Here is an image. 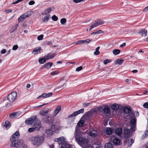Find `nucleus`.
Returning a JSON list of instances; mask_svg holds the SVG:
<instances>
[{"instance_id": "f257e3e1", "label": "nucleus", "mask_w": 148, "mask_h": 148, "mask_svg": "<svg viewBox=\"0 0 148 148\" xmlns=\"http://www.w3.org/2000/svg\"><path fill=\"white\" fill-rule=\"evenodd\" d=\"M19 136V133L18 131L15 132L12 134L10 138L11 147H17L22 145L23 141L21 140H18Z\"/></svg>"}, {"instance_id": "f03ea898", "label": "nucleus", "mask_w": 148, "mask_h": 148, "mask_svg": "<svg viewBox=\"0 0 148 148\" xmlns=\"http://www.w3.org/2000/svg\"><path fill=\"white\" fill-rule=\"evenodd\" d=\"M44 140V137L39 135L32 137L30 139L31 143L36 146H38L41 145Z\"/></svg>"}, {"instance_id": "7ed1b4c3", "label": "nucleus", "mask_w": 148, "mask_h": 148, "mask_svg": "<svg viewBox=\"0 0 148 148\" xmlns=\"http://www.w3.org/2000/svg\"><path fill=\"white\" fill-rule=\"evenodd\" d=\"M75 136L76 142L80 146H84L87 144L88 142V139L79 136V135H77V132Z\"/></svg>"}, {"instance_id": "20e7f679", "label": "nucleus", "mask_w": 148, "mask_h": 148, "mask_svg": "<svg viewBox=\"0 0 148 148\" xmlns=\"http://www.w3.org/2000/svg\"><path fill=\"white\" fill-rule=\"evenodd\" d=\"M17 95L16 92L13 91L8 95V99L11 102H13L16 99Z\"/></svg>"}, {"instance_id": "39448f33", "label": "nucleus", "mask_w": 148, "mask_h": 148, "mask_svg": "<svg viewBox=\"0 0 148 148\" xmlns=\"http://www.w3.org/2000/svg\"><path fill=\"white\" fill-rule=\"evenodd\" d=\"M34 125L35 127V130L37 131L39 130L41 127V123L39 119L36 117L35 119Z\"/></svg>"}, {"instance_id": "423d86ee", "label": "nucleus", "mask_w": 148, "mask_h": 148, "mask_svg": "<svg viewBox=\"0 0 148 148\" xmlns=\"http://www.w3.org/2000/svg\"><path fill=\"white\" fill-rule=\"evenodd\" d=\"M42 121L45 123L52 124L53 122V119L52 118H50L48 116L42 118Z\"/></svg>"}, {"instance_id": "0eeeda50", "label": "nucleus", "mask_w": 148, "mask_h": 148, "mask_svg": "<svg viewBox=\"0 0 148 148\" xmlns=\"http://www.w3.org/2000/svg\"><path fill=\"white\" fill-rule=\"evenodd\" d=\"M102 112L105 116L108 117L110 116V110L109 108L106 107H104L103 109Z\"/></svg>"}, {"instance_id": "6e6552de", "label": "nucleus", "mask_w": 148, "mask_h": 148, "mask_svg": "<svg viewBox=\"0 0 148 148\" xmlns=\"http://www.w3.org/2000/svg\"><path fill=\"white\" fill-rule=\"evenodd\" d=\"M53 95V93L51 92L48 93H44L41 95L39 96L38 97V99L43 98H46L51 97Z\"/></svg>"}, {"instance_id": "1a4fd4ad", "label": "nucleus", "mask_w": 148, "mask_h": 148, "mask_svg": "<svg viewBox=\"0 0 148 148\" xmlns=\"http://www.w3.org/2000/svg\"><path fill=\"white\" fill-rule=\"evenodd\" d=\"M130 123L132 126L130 129L133 131H135V128L136 125V120L135 118H132L130 121Z\"/></svg>"}, {"instance_id": "9d476101", "label": "nucleus", "mask_w": 148, "mask_h": 148, "mask_svg": "<svg viewBox=\"0 0 148 148\" xmlns=\"http://www.w3.org/2000/svg\"><path fill=\"white\" fill-rule=\"evenodd\" d=\"M104 22L100 19H99L94 21L93 23V25L95 27H97L99 25H102L104 24Z\"/></svg>"}, {"instance_id": "9b49d317", "label": "nucleus", "mask_w": 148, "mask_h": 148, "mask_svg": "<svg viewBox=\"0 0 148 148\" xmlns=\"http://www.w3.org/2000/svg\"><path fill=\"white\" fill-rule=\"evenodd\" d=\"M84 112V109H82L78 111L75 112L73 114H71L69 116V118H71L73 116H77V115L80 114Z\"/></svg>"}, {"instance_id": "f8f14e48", "label": "nucleus", "mask_w": 148, "mask_h": 148, "mask_svg": "<svg viewBox=\"0 0 148 148\" xmlns=\"http://www.w3.org/2000/svg\"><path fill=\"white\" fill-rule=\"evenodd\" d=\"M49 112V108L44 109L40 111V114L42 116H45Z\"/></svg>"}, {"instance_id": "ddd939ff", "label": "nucleus", "mask_w": 148, "mask_h": 148, "mask_svg": "<svg viewBox=\"0 0 148 148\" xmlns=\"http://www.w3.org/2000/svg\"><path fill=\"white\" fill-rule=\"evenodd\" d=\"M106 133L107 135H111L114 132V130L112 128L110 127H106L105 129Z\"/></svg>"}, {"instance_id": "4468645a", "label": "nucleus", "mask_w": 148, "mask_h": 148, "mask_svg": "<svg viewBox=\"0 0 148 148\" xmlns=\"http://www.w3.org/2000/svg\"><path fill=\"white\" fill-rule=\"evenodd\" d=\"M54 141L56 142H65V139L64 137L62 136L60 137L55 138L54 139Z\"/></svg>"}, {"instance_id": "2eb2a0df", "label": "nucleus", "mask_w": 148, "mask_h": 148, "mask_svg": "<svg viewBox=\"0 0 148 148\" xmlns=\"http://www.w3.org/2000/svg\"><path fill=\"white\" fill-rule=\"evenodd\" d=\"M35 119H34L31 118H28L26 120L25 123L28 125H32L34 123Z\"/></svg>"}, {"instance_id": "dca6fc26", "label": "nucleus", "mask_w": 148, "mask_h": 148, "mask_svg": "<svg viewBox=\"0 0 148 148\" xmlns=\"http://www.w3.org/2000/svg\"><path fill=\"white\" fill-rule=\"evenodd\" d=\"M114 144L115 145H120L121 141L118 138H114L113 141Z\"/></svg>"}, {"instance_id": "f3484780", "label": "nucleus", "mask_w": 148, "mask_h": 148, "mask_svg": "<svg viewBox=\"0 0 148 148\" xmlns=\"http://www.w3.org/2000/svg\"><path fill=\"white\" fill-rule=\"evenodd\" d=\"M131 108L129 106H125L123 112L125 113H128L130 112Z\"/></svg>"}, {"instance_id": "a211bd4d", "label": "nucleus", "mask_w": 148, "mask_h": 148, "mask_svg": "<svg viewBox=\"0 0 148 148\" xmlns=\"http://www.w3.org/2000/svg\"><path fill=\"white\" fill-rule=\"evenodd\" d=\"M122 133V130L121 128H117L115 130L116 134L119 136H121Z\"/></svg>"}, {"instance_id": "6ab92c4d", "label": "nucleus", "mask_w": 148, "mask_h": 148, "mask_svg": "<svg viewBox=\"0 0 148 148\" xmlns=\"http://www.w3.org/2000/svg\"><path fill=\"white\" fill-rule=\"evenodd\" d=\"M139 33L142 36H146L147 35V31L146 29H143L140 30Z\"/></svg>"}, {"instance_id": "aec40b11", "label": "nucleus", "mask_w": 148, "mask_h": 148, "mask_svg": "<svg viewBox=\"0 0 148 148\" xmlns=\"http://www.w3.org/2000/svg\"><path fill=\"white\" fill-rule=\"evenodd\" d=\"M55 56L53 53H49L45 56L46 60H48L53 58Z\"/></svg>"}, {"instance_id": "412c9836", "label": "nucleus", "mask_w": 148, "mask_h": 148, "mask_svg": "<svg viewBox=\"0 0 148 148\" xmlns=\"http://www.w3.org/2000/svg\"><path fill=\"white\" fill-rule=\"evenodd\" d=\"M61 109V106L59 105L58 107H57L54 111V116H56L60 112Z\"/></svg>"}, {"instance_id": "4be33fe9", "label": "nucleus", "mask_w": 148, "mask_h": 148, "mask_svg": "<svg viewBox=\"0 0 148 148\" xmlns=\"http://www.w3.org/2000/svg\"><path fill=\"white\" fill-rule=\"evenodd\" d=\"M41 49L40 47L36 48L33 50L32 53L34 54L40 53L41 52Z\"/></svg>"}, {"instance_id": "5701e85b", "label": "nucleus", "mask_w": 148, "mask_h": 148, "mask_svg": "<svg viewBox=\"0 0 148 148\" xmlns=\"http://www.w3.org/2000/svg\"><path fill=\"white\" fill-rule=\"evenodd\" d=\"M97 134V132L96 130H93L91 131L89 133L90 136L92 137H96Z\"/></svg>"}, {"instance_id": "b1692460", "label": "nucleus", "mask_w": 148, "mask_h": 148, "mask_svg": "<svg viewBox=\"0 0 148 148\" xmlns=\"http://www.w3.org/2000/svg\"><path fill=\"white\" fill-rule=\"evenodd\" d=\"M53 65V63L51 62H49L45 64L44 65V67L46 69H49Z\"/></svg>"}, {"instance_id": "393cba45", "label": "nucleus", "mask_w": 148, "mask_h": 148, "mask_svg": "<svg viewBox=\"0 0 148 148\" xmlns=\"http://www.w3.org/2000/svg\"><path fill=\"white\" fill-rule=\"evenodd\" d=\"M51 11V8H49L46 9L44 11L42 12V14L43 15H46L50 13Z\"/></svg>"}, {"instance_id": "a878e982", "label": "nucleus", "mask_w": 148, "mask_h": 148, "mask_svg": "<svg viewBox=\"0 0 148 148\" xmlns=\"http://www.w3.org/2000/svg\"><path fill=\"white\" fill-rule=\"evenodd\" d=\"M119 108V105L116 103L113 104L111 106V109L113 110H117Z\"/></svg>"}, {"instance_id": "bb28decb", "label": "nucleus", "mask_w": 148, "mask_h": 148, "mask_svg": "<svg viewBox=\"0 0 148 148\" xmlns=\"http://www.w3.org/2000/svg\"><path fill=\"white\" fill-rule=\"evenodd\" d=\"M4 126L7 129H8L10 127V123L9 121H6L4 124Z\"/></svg>"}, {"instance_id": "cd10ccee", "label": "nucleus", "mask_w": 148, "mask_h": 148, "mask_svg": "<svg viewBox=\"0 0 148 148\" xmlns=\"http://www.w3.org/2000/svg\"><path fill=\"white\" fill-rule=\"evenodd\" d=\"M85 122L83 120H80L77 123V126L79 127H81L84 125Z\"/></svg>"}, {"instance_id": "c85d7f7f", "label": "nucleus", "mask_w": 148, "mask_h": 148, "mask_svg": "<svg viewBox=\"0 0 148 148\" xmlns=\"http://www.w3.org/2000/svg\"><path fill=\"white\" fill-rule=\"evenodd\" d=\"M26 17L25 16L24 14L22 15H21L18 18V21L19 22H21L23 21L25 18Z\"/></svg>"}, {"instance_id": "c756f323", "label": "nucleus", "mask_w": 148, "mask_h": 148, "mask_svg": "<svg viewBox=\"0 0 148 148\" xmlns=\"http://www.w3.org/2000/svg\"><path fill=\"white\" fill-rule=\"evenodd\" d=\"M113 145L110 143H106L105 144V148H113Z\"/></svg>"}, {"instance_id": "7c9ffc66", "label": "nucleus", "mask_w": 148, "mask_h": 148, "mask_svg": "<svg viewBox=\"0 0 148 148\" xmlns=\"http://www.w3.org/2000/svg\"><path fill=\"white\" fill-rule=\"evenodd\" d=\"M46 133L47 134H49L50 135H52L54 133L53 131L51 130L50 129H46L45 130Z\"/></svg>"}, {"instance_id": "2f4dec72", "label": "nucleus", "mask_w": 148, "mask_h": 148, "mask_svg": "<svg viewBox=\"0 0 148 148\" xmlns=\"http://www.w3.org/2000/svg\"><path fill=\"white\" fill-rule=\"evenodd\" d=\"M120 50L119 49H114L113 51V53L115 55L119 54L120 53Z\"/></svg>"}, {"instance_id": "473e14b6", "label": "nucleus", "mask_w": 148, "mask_h": 148, "mask_svg": "<svg viewBox=\"0 0 148 148\" xmlns=\"http://www.w3.org/2000/svg\"><path fill=\"white\" fill-rule=\"evenodd\" d=\"M123 60L121 59H118L116 60L115 62V64H121L123 62Z\"/></svg>"}, {"instance_id": "72a5a7b5", "label": "nucleus", "mask_w": 148, "mask_h": 148, "mask_svg": "<svg viewBox=\"0 0 148 148\" xmlns=\"http://www.w3.org/2000/svg\"><path fill=\"white\" fill-rule=\"evenodd\" d=\"M71 145L67 143L63 144L61 147V148H70L71 147Z\"/></svg>"}, {"instance_id": "f704fd0d", "label": "nucleus", "mask_w": 148, "mask_h": 148, "mask_svg": "<svg viewBox=\"0 0 148 148\" xmlns=\"http://www.w3.org/2000/svg\"><path fill=\"white\" fill-rule=\"evenodd\" d=\"M50 17L49 15L45 16L42 18V21L44 22H46L48 21Z\"/></svg>"}, {"instance_id": "c9c22d12", "label": "nucleus", "mask_w": 148, "mask_h": 148, "mask_svg": "<svg viewBox=\"0 0 148 148\" xmlns=\"http://www.w3.org/2000/svg\"><path fill=\"white\" fill-rule=\"evenodd\" d=\"M130 130L132 131L130 129H129L127 128H126L124 130V134L126 135L130 133Z\"/></svg>"}, {"instance_id": "e433bc0d", "label": "nucleus", "mask_w": 148, "mask_h": 148, "mask_svg": "<svg viewBox=\"0 0 148 148\" xmlns=\"http://www.w3.org/2000/svg\"><path fill=\"white\" fill-rule=\"evenodd\" d=\"M18 26V24H17L16 25L13 26L12 28L11 29L10 31L12 33L15 30H16Z\"/></svg>"}, {"instance_id": "4c0bfd02", "label": "nucleus", "mask_w": 148, "mask_h": 148, "mask_svg": "<svg viewBox=\"0 0 148 148\" xmlns=\"http://www.w3.org/2000/svg\"><path fill=\"white\" fill-rule=\"evenodd\" d=\"M32 11H28L24 14L26 17L30 16L32 14Z\"/></svg>"}, {"instance_id": "58836bf2", "label": "nucleus", "mask_w": 148, "mask_h": 148, "mask_svg": "<svg viewBox=\"0 0 148 148\" xmlns=\"http://www.w3.org/2000/svg\"><path fill=\"white\" fill-rule=\"evenodd\" d=\"M18 115V112L13 113L10 114L9 116L10 117L13 118L15 117H17Z\"/></svg>"}, {"instance_id": "ea45409f", "label": "nucleus", "mask_w": 148, "mask_h": 148, "mask_svg": "<svg viewBox=\"0 0 148 148\" xmlns=\"http://www.w3.org/2000/svg\"><path fill=\"white\" fill-rule=\"evenodd\" d=\"M46 60L45 58H41L39 60V62L40 64H43L45 62Z\"/></svg>"}, {"instance_id": "a19ab883", "label": "nucleus", "mask_w": 148, "mask_h": 148, "mask_svg": "<svg viewBox=\"0 0 148 148\" xmlns=\"http://www.w3.org/2000/svg\"><path fill=\"white\" fill-rule=\"evenodd\" d=\"M66 21V19L65 18H62L61 19L60 23L62 25H64Z\"/></svg>"}, {"instance_id": "79ce46f5", "label": "nucleus", "mask_w": 148, "mask_h": 148, "mask_svg": "<svg viewBox=\"0 0 148 148\" xmlns=\"http://www.w3.org/2000/svg\"><path fill=\"white\" fill-rule=\"evenodd\" d=\"M91 114V113L90 112L88 111L85 113L84 116L86 117H89V116H90Z\"/></svg>"}, {"instance_id": "37998d69", "label": "nucleus", "mask_w": 148, "mask_h": 148, "mask_svg": "<svg viewBox=\"0 0 148 148\" xmlns=\"http://www.w3.org/2000/svg\"><path fill=\"white\" fill-rule=\"evenodd\" d=\"M43 35L42 34L38 36L37 37V39L38 40H41L43 39Z\"/></svg>"}, {"instance_id": "c03bdc74", "label": "nucleus", "mask_w": 148, "mask_h": 148, "mask_svg": "<svg viewBox=\"0 0 148 148\" xmlns=\"http://www.w3.org/2000/svg\"><path fill=\"white\" fill-rule=\"evenodd\" d=\"M35 130H36L34 127H31L29 128L28 131L29 132H34Z\"/></svg>"}, {"instance_id": "a18cd8bd", "label": "nucleus", "mask_w": 148, "mask_h": 148, "mask_svg": "<svg viewBox=\"0 0 148 148\" xmlns=\"http://www.w3.org/2000/svg\"><path fill=\"white\" fill-rule=\"evenodd\" d=\"M52 19L53 21H56L58 20V18L56 15H54L52 16Z\"/></svg>"}, {"instance_id": "49530a36", "label": "nucleus", "mask_w": 148, "mask_h": 148, "mask_svg": "<svg viewBox=\"0 0 148 148\" xmlns=\"http://www.w3.org/2000/svg\"><path fill=\"white\" fill-rule=\"evenodd\" d=\"M134 140L133 139H132L131 140L130 142V143H129V142H128V146L129 147V146H131L132 145V144L134 143Z\"/></svg>"}, {"instance_id": "de8ad7c7", "label": "nucleus", "mask_w": 148, "mask_h": 148, "mask_svg": "<svg viewBox=\"0 0 148 148\" xmlns=\"http://www.w3.org/2000/svg\"><path fill=\"white\" fill-rule=\"evenodd\" d=\"M111 61V60L109 59H106L104 60L103 61V63L104 64H106L108 62H110Z\"/></svg>"}, {"instance_id": "09e8293b", "label": "nucleus", "mask_w": 148, "mask_h": 148, "mask_svg": "<svg viewBox=\"0 0 148 148\" xmlns=\"http://www.w3.org/2000/svg\"><path fill=\"white\" fill-rule=\"evenodd\" d=\"M143 107L145 108L148 109V102H146V103H145L143 105Z\"/></svg>"}, {"instance_id": "8fccbe9b", "label": "nucleus", "mask_w": 148, "mask_h": 148, "mask_svg": "<svg viewBox=\"0 0 148 148\" xmlns=\"http://www.w3.org/2000/svg\"><path fill=\"white\" fill-rule=\"evenodd\" d=\"M47 104H48L47 103H44V104H42V105H40V106H36V107H34V108H40L42 107V106H44V105H47Z\"/></svg>"}, {"instance_id": "3c124183", "label": "nucleus", "mask_w": 148, "mask_h": 148, "mask_svg": "<svg viewBox=\"0 0 148 148\" xmlns=\"http://www.w3.org/2000/svg\"><path fill=\"white\" fill-rule=\"evenodd\" d=\"M58 72L56 71H54L50 73V74L51 75H56L58 74Z\"/></svg>"}, {"instance_id": "603ef678", "label": "nucleus", "mask_w": 148, "mask_h": 148, "mask_svg": "<svg viewBox=\"0 0 148 148\" xmlns=\"http://www.w3.org/2000/svg\"><path fill=\"white\" fill-rule=\"evenodd\" d=\"M82 67L80 66L79 67L77 68L76 69V71H79L82 70Z\"/></svg>"}, {"instance_id": "864d4df0", "label": "nucleus", "mask_w": 148, "mask_h": 148, "mask_svg": "<svg viewBox=\"0 0 148 148\" xmlns=\"http://www.w3.org/2000/svg\"><path fill=\"white\" fill-rule=\"evenodd\" d=\"M78 126L77 125L75 129V134L76 133H77V135H79V132L78 131Z\"/></svg>"}, {"instance_id": "5fc2aeb1", "label": "nucleus", "mask_w": 148, "mask_h": 148, "mask_svg": "<svg viewBox=\"0 0 148 148\" xmlns=\"http://www.w3.org/2000/svg\"><path fill=\"white\" fill-rule=\"evenodd\" d=\"M35 2L33 0L30 1L29 3V4L30 5H32L35 4Z\"/></svg>"}, {"instance_id": "6e6d98bb", "label": "nucleus", "mask_w": 148, "mask_h": 148, "mask_svg": "<svg viewBox=\"0 0 148 148\" xmlns=\"http://www.w3.org/2000/svg\"><path fill=\"white\" fill-rule=\"evenodd\" d=\"M18 48V46L17 45H15L13 46L12 47V49L14 50H16Z\"/></svg>"}, {"instance_id": "4d7b16f0", "label": "nucleus", "mask_w": 148, "mask_h": 148, "mask_svg": "<svg viewBox=\"0 0 148 148\" xmlns=\"http://www.w3.org/2000/svg\"><path fill=\"white\" fill-rule=\"evenodd\" d=\"M64 85V84L62 86H58L57 88H56L54 89V91H55L57 89H59L60 88H61Z\"/></svg>"}, {"instance_id": "13d9d810", "label": "nucleus", "mask_w": 148, "mask_h": 148, "mask_svg": "<svg viewBox=\"0 0 148 148\" xmlns=\"http://www.w3.org/2000/svg\"><path fill=\"white\" fill-rule=\"evenodd\" d=\"M100 53V52L99 51H97L96 50L94 52V54L95 55H97L99 54Z\"/></svg>"}, {"instance_id": "bf43d9fd", "label": "nucleus", "mask_w": 148, "mask_h": 148, "mask_svg": "<svg viewBox=\"0 0 148 148\" xmlns=\"http://www.w3.org/2000/svg\"><path fill=\"white\" fill-rule=\"evenodd\" d=\"M84 40V43L85 42H86V43H89L92 40H90L89 39H86V40Z\"/></svg>"}, {"instance_id": "052dcab7", "label": "nucleus", "mask_w": 148, "mask_h": 148, "mask_svg": "<svg viewBox=\"0 0 148 148\" xmlns=\"http://www.w3.org/2000/svg\"><path fill=\"white\" fill-rule=\"evenodd\" d=\"M89 105V103H83V106L84 107L88 106Z\"/></svg>"}, {"instance_id": "680f3d73", "label": "nucleus", "mask_w": 148, "mask_h": 148, "mask_svg": "<svg viewBox=\"0 0 148 148\" xmlns=\"http://www.w3.org/2000/svg\"><path fill=\"white\" fill-rule=\"evenodd\" d=\"M80 43H81V44L84 43V40H80L79 41H78L76 43V44H80Z\"/></svg>"}, {"instance_id": "e2e57ef3", "label": "nucleus", "mask_w": 148, "mask_h": 148, "mask_svg": "<svg viewBox=\"0 0 148 148\" xmlns=\"http://www.w3.org/2000/svg\"><path fill=\"white\" fill-rule=\"evenodd\" d=\"M12 10L10 9L9 10H5L4 12H5L7 13H8L9 12H12Z\"/></svg>"}, {"instance_id": "0e129e2a", "label": "nucleus", "mask_w": 148, "mask_h": 148, "mask_svg": "<svg viewBox=\"0 0 148 148\" xmlns=\"http://www.w3.org/2000/svg\"><path fill=\"white\" fill-rule=\"evenodd\" d=\"M83 0H73V1L75 3H78L81 2Z\"/></svg>"}, {"instance_id": "69168bd1", "label": "nucleus", "mask_w": 148, "mask_h": 148, "mask_svg": "<svg viewBox=\"0 0 148 148\" xmlns=\"http://www.w3.org/2000/svg\"><path fill=\"white\" fill-rule=\"evenodd\" d=\"M21 0H17L16 1H15L14 2H13L12 3V4H17V3H18L20 2H21V1H20Z\"/></svg>"}, {"instance_id": "338daca9", "label": "nucleus", "mask_w": 148, "mask_h": 148, "mask_svg": "<svg viewBox=\"0 0 148 148\" xmlns=\"http://www.w3.org/2000/svg\"><path fill=\"white\" fill-rule=\"evenodd\" d=\"M6 52V50L5 49H3L1 51V53L2 54H4Z\"/></svg>"}, {"instance_id": "774afa93", "label": "nucleus", "mask_w": 148, "mask_h": 148, "mask_svg": "<svg viewBox=\"0 0 148 148\" xmlns=\"http://www.w3.org/2000/svg\"><path fill=\"white\" fill-rule=\"evenodd\" d=\"M147 10H148V6L145 8L143 10V11L144 12H146Z\"/></svg>"}]
</instances>
